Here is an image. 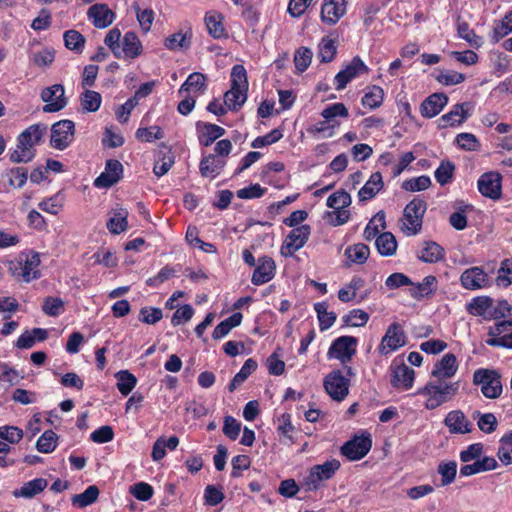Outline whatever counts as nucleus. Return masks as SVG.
<instances>
[{
  "mask_svg": "<svg viewBox=\"0 0 512 512\" xmlns=\"http://www.w3.org/2000/svg\"><path fill=\"white\" fill-rule=\"evenodd\" d=\"M47 126L42 123L30 125L17 137L16 148L10 154L14 163H27L35 156V146L43 141Z\"/></svg>",
  "mask_w": 512,
  "mask_h": 512,
  "instance_id": "obj_1",
  "label": "nucleus"
},
{
  "mask_svg": "<svg viewBox=\"0 0 512 512\" xmlns=\"http://www.w3.org/2000/svg\"><path fill=\"white\" fill-rule=\"evenodd\" d=\"M466 311L484 321L500 320L510 314L511 306L507 300L495 301L490 296L481 295L473 297L466 304Z\"/></svg>",
  "mask_w": 512,
  "mask_h": 512,
  "instance_id": "obj_2",
  "label": "nucleus"
},
{
  "mask_svg": "<svg viewBox=\"0 0 512 512\" xmlns=\"http://www.w3.org/2000/svg\"><path fill=\"white\" fill-rule=\"evenodd\" d=\"M458 389V382L430 380L416 393L425 397L424 406L426 409L434 410L450 401L457 394Z\"/></svg>",
  "mask_w": 512,
  "mask_h": 512,
  "instance_id": "obj_3",
  "label": "nucleus"
},
{
  "mask_svg": "<svg viewBox=\"0 0 512 512\" xmlns=\"http://www.w3.org/2000/svg\"><path fill=\"white\" fill-rule=\"evenodd\" d=\"M248 80L243 65H235L231 70V88L224 94V105L228 110L238 111L247 100Z\"/></svg>",
  "mask_w": 512,
  "mask_h": 512,
  "instance_id": "obj_4",
  "label": "nucleus"
},
{
  "mask_svg": "<svg viewBox=\"0 0 512 512\" xmlns=\"http://www.w3.org/2000/svg\"><path fill=\"white\" fill-rule=\"evenodd\" d=\"M40 263L38 252L21 253L15 261L9 263V271L15 278L29 283L41 277Z\"/></svg>",
  "mask_w": 512,
  "mask_h": 512,
  "instance_id": "obj_5",
  "label": "nucleus"
},
{
  "mask_svg": "<svg viewBox=\"0 0 512 512\" xmlns=\"http://www.w3.org/2000/svg\"><path fill=\"white\" fill-rule=\"evenodd\" d=\"M426 209L425 201L419 198H414L405 206L399 221V228L405 236L410 237L420 233Z\"/></svg>",
  "mask_w": 512,
  "mask_h": 512,
  "instance_id": "obj_6",
  "label": "nucleus"
},
{
  "mask_svg": "<svg viewBox=\"0 0 512 512\" xmlns=\"http://www.w3.org/2000/svg\"><path fill=\"white\" fill-rule=\"evenodd\" d=\"M473 384L479 386L483 396L488 399H497L503 392L501 374L495 369H476L473 373Z\"/></svg>",
  "mask_w": 512,
  "mask_h": 512,
  "instance_id": "obj_7",
  "label": "nucleus"
},
{
  "mask_svg": "<svg viewBox=\"0 0 512 512\" xmlns=\"http://www.w3.org/2000/svg\"><path fill=\"white\" fill-rule=\"evenodd\" d=\"M340 462L337 459H331L320 465H314L310 468L308 475L303 480V486L306 491H316L323 486V482L331 479L340 468Z\"/></svg>",
  "mask_w": 512,
  "mask_h": 512,
  "instance_id": "obj_8",
  "label": "nucleus"
},
{
  "mask_svg": "<svg viewBox=\"0 0 512 512\" xmlns=\"http://www.w3.org/2000/svg\"><path fill=\"white\" fill-rule=\"evenodd\" d=\"M358 339L353 336H340L330 345L327 358L336 359L345 365L352 360L357 351Z\"/></svg>",
  "mask_w": 512,
  "mask_h": 512,
  "instance_id": "obj_9",
  "label": "nucleus"
},
{
  "mask_svg": "<svg viewBox=\"0 0 512 512\" xmlns=\"http://www.w3.org/2000/svg\"><path fill=\"white\" fill-rule=\"evenodd\" d=\"M368 66L359 57L355 56L334 77V86L337 91L343 90L352 80L367 74Z\"/></svg>",
  "mask_w": 512,
  "mask_h": 512,
  "instance_id": "obj_10",
  "label": "nucleus"
},
{
  "mask_svg": "<svg viewBox=\"0 0 512 512\" xmlns=\"http://www.w3.org/2000/svg\"><path fill=\"white\" fill-rule=\"evenodd\" d=\"M311 234V227L307 224L293 228L286 236L280 252L284 257H291L305 246Z\"/></svg>",
  "mask_w": 512,
  "mask_h": 512,
  "instance_id": "obj_11",
  "label": "nucleus"
},
{
  "mask_svg": "<svg viewBox=\"0 0 512 512\" xmlns=\"http://www.w3.org/2000/svg\"><path fill=\"white\" fill-rule=\"evenodd\" d=\"M406 344V336L401 325L392 323L387 328L377 348L379 354L387 356Z\"/></svg>",
  "mask_w": 512,
  "mask_h": 512,
  "instance_id": "obj_12",
  "label": "nucleus"
},
{
  "mask_svg": "<svg viewBox=\"0 0 512 512\" xmlns=\"http://www.w3.org/2000/svg\"><path fill=\"white\" fill-rule=\"evenodd\" d=\"M488 336L487 345L512 349V320L495 323L489 328Z\"/></svg>",
  "mask_w": 512,
  "mask_h": 512,
  "instance_id": "obj_13",
  "label": "nucleus"
},
{
  "mask_svg": "<svg viewBox=\"0 0 512 512\" xmlns=\"http://www.w3.org/2000/svg\"><path fill=\"white\" fill-rule=\"evenodd\" d=\"M372 447V439L369 433H363L347 441L341 447V453L350 461H357L365 457Z\"/></svg>",
  "mask_w": 512,
  "mask_h": 512,
  "instance_id": "obj_14",
  "label": "nucleus"
},
{
  "mask_svg": "<svg viewBox=\"0 0 512 512\" xmlns=\"http://www.w3.org/2000/svg\"><path fill=\"white\" fill-rule=\"evenodd\" d=\"M75 125L71 120H61L51 127V146L57 150L66 149L74 139Z\"/></svg>",
  "mask_w": 512,
  "mask_h": 512,
  "instance_id": "obj_15",
  "label": "nucleus"
},
{
  "mask_svg": "<svg viewBox=\"0 0 512 512\" xmlns=\"http://www.w3.org/2000/svg\"><path fill=\"white\" fill-rule=\"evenodd\" d=\"M324 388L333 400L342 401L348 395L349 380L340 370H334L325 377Z\"/></svg>",
  "mask_w": 512,
  "mask_h": 512,
  "instance_id": "obj_16",
  "label": "nucleus"
},
{
  "mask_svg": "<svg viewBox=\"0 0 512 512\" xmlns=\"http://www.w3.org/2000/svg\"><path fill=\"white\" fill-rule=\"evenodd\" d=\"M463 288L471 291L487 288L491 285L488 274L478 266L464 270L460 276Z\"/></svg>",
  "mask_w": 512,
  "mask_h": 512,
  "instance_id": "obj_17",
  "label": "nucleus"
},
{
  "mask_svg": "<svg viewBox=\"0 0 512 512\" xmlns=\"http://www.w3.org/2000/svg\"><path fill=\"white\" fill-rule=\"evenodd\" d=\"M459 369V362L453 353L444 354L437 360L431 370V376L436 380L444 381L453 378Z\"/></svg>",
  "mask_w": 512,
  "mask_h": 512,
  "instance_id": "obj_18",
  "label": "nucleus"
},
{
  "mask_svg": "<svg viewBox=\"0 0 512 512\" xmlns=\"http://www.w3.org/2000/svg\"><path fill=\"white\" fill-rule=\"evenodd\" d=\"M41 99L46 103L43 111L47 113L58 112L67 105L64 87L60 84H54L42 90Z\"/></svg>",
  "mask_w": 512,
  "mask_h": 512,
  "instance_id": "obj_19",
  "label": "nucleus"
},
{
  "mask_svg": "<svg viewBox=\"0 0 512 512\" xmlns=\"http://www.w3.org/2000/svg\"><path fill=\"white\" fill-rule=\"evenodd\" d=\"M502 176L498 172H486L478 179L479 192L488 198L499 199L502 192Z\"/></svg>",
  "mask_w": 512,
  "mask_h": 512,
  "instance_id": "obj_20",
  "label": "nucleus"
},
{
  "mask_svg": "<svg viewBox=\"0 0 512 512\" xmlns=\"http://www.w3.org/2000/svg\"><path fill=\"white\" fill-rule=\"evenodd\" d=\"M346 14V0H323L321 21L329 26L335 25Z\"/></svg>",
  "mask_w": 512,
  "mask_h": 512,
  "instance_id": "obj_21",
  "label": "nucleus"
},
{
  "mask_svg": "<svg viewBox=\"0 0 512 512\" xmlns=\"http://www.w3.org/2000/svg\"><path fill=\"white\" fill-rule=\"evenodd\" d=\"M123 166L118 160H108L105 170L95 179L94 186L97 188H109L120 180Z\"/></svg>",
  "mask_w": 512,
  "mask_h": 512,
  "instance_id": "obj_22",
  "label": "nucleus"
},
{
  "mask_svg": "<svg viewBox=\"0 0 512 512\" xmlns=\"http://www.w3.org/2000/svg\"><path fill=\"white\" fill-rule=\"evenodd\" d=\"M142 51V44L138 36L134 32H127L123 36L119 51L115 52V57L134 59L140 56Z\"/></svg>",
  "mask_w": 512,
  "mask_h": 512,
  "instance_id": "obj_23",
  "label": "nucleus"
},
{
  "mask_svg": "<svg viewBox=\"0 0 512 512\" xmlns=\"http://www.w3.org/2000/svg\"><path fill=\"white\" fill-rule=\"evenodd\" d=\"M414 378V370L405 364H401L392 368L390 381L394 388L406 391L412 388Z\"/></svg>",
  "mask_w": 512,
  "mask_h": 512,
  "instance_id": "obj_24",
  "label": "nucleus"
},
{
  "mask_svg": "<svg viewBox=\"0 0 512 512\" xmlns=\"http://www.w3.org/2000/svg\"><path fill=\"white\" fill-rule=\"evenodd\" d=\"M444 424L451 434H467L472 431V423L461 410L450 411L444 419Z\"/></svg>",
  "mask_w": 512,
  "mask_h": 512,
  "instance_id": "obj_25",
  "label": "nucleus"
},
{
  "mask_svg": "<svg viewBox=\"0 0 512 512\" xmlns=\"http://www.w3.org/2000/svg\"><path fill=\"white\" fill-rule=\"evenodd\" d=\"M338 49V36L335 32L321 38L317 47V56L320 62L329 63L336 57Z\"/></svg>",
  "mask_w": 512,
  "mask_h": 512,
  "instance_id": "obj_26",
  "label": "nucleus"
},
{
  "mask_svg": "<svg viewBox=\"0 0 512 512\" xmlns=\"http://www.w3.org/2000/svg\"><path fill=\"white\" fill-rule=\"evenodd\" d=\"M448 97L444 93H434L428 96L420 106V113L425 118H433L447 105Z\"/></svg>",
  "mask_w": 512,
  "mask_h": 512,
  "instance_id": "obj_27",
  "label": "nucleus"
},
{
  "mask_svg": "<svg viewBox=\"0 0 512 512\" xmlns=\"http://www.w3.org/2000/svg\"><path fill=\"white\" fill-rule=\"evenodd\" d=\"M89 20L97 28H106L114 20V13L106 4H94L87 12Z\"/></svg>",
  "mask_w": 512,
  "mask_h": 512,
  "instance_id": "obj_28",
  "label": "nucleus"
},
{
  "mask_svg": "<svg viewBox=\"0 0 512 512\" xmlns=\"http://www.w3.org/2000/svg\"><path fill=\"white\" fill-rule=\"evenodd\" d=\"M275 268V262L272 258L267 256L260 258L252 275V283L263 285L269 282L275 275Z\"/></svg>",
  "mask_w": 512,
  "mask_h": 512,
  "instance_id": "obj_29",
  "label": "nucleus"
},
{
  "mask_svg": "<svg viewBox=\"0 0 512 512\" xmlns=\"http://www.w3.org/2000/svg\"><path fill=\"white\" fill-rule=\"evenodd\" d=\"M469 107L468 103L454 105L448 113L441 116L440 122H442V124L440 126L445 128L448 126L456 127L461 125L470 116Z\"/></svg>",
  "mask_w": 512,
  "mask_h": 512,
  "instance_id": "obj_30",
  "label": "nucleus"
},
{
  "mask_svg": "<svg viewBox=\"0 0 512 512\" xmlns=\"http://www.w3.org/2000/svg\"><path fill=\"white\" fill-rule=\"evenodd\" d=\"M128 211L123 207H116L110 212L106 227L110 233L118 235L127 230Z\"/></svg>",
  "mask_w": 512,
  "mask_h": 512,
  "instance_id": "obj_31",
  "label": "nucleus"
},
{
  "mask_svg": "<svg viewBox=\"0 0 512 512\" xmlns=\"http://www.w3.org/2000/svg\"><path fill=\"white\" fill-rule=\"evenodd\" d=\"M225 159L214 154L203 157L200 162L199 169L203 177L216 178L225 166Z\"/></svg>",
  "mask_w": 512,
  "mask_h": 512,
  "instance_id": "obj_32",
  "label": "nucleus"
},
{
  "mask_svg": "<svg viewBox=\"0 0 512 512\" xmlns=\"http://www.w3.org/2000/svg\"><path fill=\"white\" fill-rule=\"evenodd\" d=\"M437 285V278L433 275H428L422 280V282L417 284L413 283L409 292L413 298L422 300L432 296L437 290Z\"/></svg>",
  "mask_w": 512,
  "mask_h": 512,
  "instance_id": "obj_33",
  "label": "nucleus"
},
{
  "mask_svg": "<svg viewBox=\"0 0 512 512\" xmlns=\"http://www.w3.org/2000/svg\"><path fill=\"white\" fill-rule=\"evenodd\" d=\"M198 138L200 144L204 146L211 145L216 139L225 134L224 128L216 124L197 123Z\"/></svg>",
  "mask_w": 512,
  "mask_h": 512,
  "instance_id": "obj_34",
  "label": "nucleus"
},
{
  "mask_svg": "<svg viewBox=\"0 0 512 512\" xmlns=\"http://www.w3.org/2000/svg\"><path fill=\"white\" fill-rule=\"evenodd\" d=\"M384 183L382 175L379 172L371 174L364 186L359 190L360 201H367L375 197L383 188Z\"/></svg>",
  "mask_w": 512,
  "mask_h": 512,
  "instance_id": "obj_35",
  "label": "nucleus"
},
{
  "mask_svg": "<svg viewBox=\"0 0 512 512\" xmlns=\"http://www.w3.org/2000/svg\"><path fill=\"white\" fill-rule=\"evenodd\" d=\"M443 248L434 241H425L418 252V258L426 263H435L443 259Z\"/></svg>",
  "mask_w": 512,
  "mask_h": 512,
  "instance_id": "obj_36",
  "label": "nucleus"
},
{
  "mask_svg": "<svg viewBox=\"0 0 512 512\" xmlns=\"http://www.w3.org/2000/svg\"><path fill=\"white\" fill-rule=\"evenodd\" d=\"M386 228V216L383 211L377 212L372 219L368 222L366 225L363 237L367 241H371L374 238L376 239L380 234L381 231H383Z\"/></svg>",
  "mask_w": 512,
  "mask_h": 512,
  "instance_id": "obj_37",
  "label": "nucleus"
},
{
  "mask_svg": "<svg viewBox=\"0 0 512 512\" xmlns=\"http://www.w3.org/2000/svg\"><path fill=\"white\" fill-rule=\"evenodd\" d=\"M375 245L380 255L389 257L396 253L397 241L391 232H383L375 239Z\"/></svg>",
  "mask_w": 512,
  "mask_h": 512,
  "instance_id": "obj_38",
  "label": "nucleus"
},
{
  "mask_svg": "<svg viewBox=\"0 0 512 512\" xmlns=\"http://www.w3.org/2000/svg\"><path fill=\"white\" fill-rule=\"evenodd\" d=\"M47 487V480L36 478L23 484L19 490L14 491L15 497L32 498Z\"/></svg>",
  "mask_w": 512,
  "mask_h": 512,
  "instance_id": "obj_39",
  "label": "nucleus"
},
{
  "mask_svg": "<svg viewBox=\"0 0 512 512\" xmlns=\"http://www.w3.org/2000/svg\"><path fill=\"white\" fill-rule=\"evenodd\" d=\"M242 318V314L240 312H236L232 314L229 318L221 321L213 331V339L219 340L228 335L233 328L241 324Z\"/></svg>",
  "mask_w": 512,
  "mask_h": 512,
  "instance_id": "obj_40",
  "label": "nucleus"
},
{
  "mask_svg": "<svg viewBox=\"0 0 512 512\" xmlns=\"http://www.w3.org/2000/svg\"><path fill=\"white\" fill-rule=\"evenodd\" d=\"M206 90V76L202 73L194 72L188 76L186 81L182 84L179 89V93L194 92L203 94Z\"/></svg>",
  "mask_w": 512,
  "mask_h": 512,
  "instance_id": "obj_41",
  "label": "nucleus"
},
{
  "mask_svg": "<svg viewBox=\"0 0 512 512\" xmlns=\"http://www.w3.org/2000/svg\"><path fill=\"white\" fill-rule=\"evenodd\" d=\"M116 386L123 396H127L137 385V378L128 370H120L115 373Z\"/></svg>",
  "mask_w": 512,
  "mask_h": 512,
  "instance_id": "obj_42",
  "label": "nucleus"
},
{
  "mask_svg": "<svg viewBox=\"0 0 512 512\" xmlns=\"http://www.w3.org/2000/svg\"><path fill=\"white\" fill-rule=\"evenodd\" d=\"M384 99V90L377 85H372L366 88L362 97V105L369 109H376L381 106Z\"/></svg>",
  "mask_w": 512,
  "mask_h": 512,
  "instance_id": "obj_43",
  "label": "nucleus"
},
{
  "mask_svg": "<svg viewBox=\"0 0 512 512\" xmlns=\"http://www.w3.org/2000/svg\"><path fill=\"white\" fill-rule=\"evenodd\" d=\"M205 23L209 34L216 38H222L226 36V31L223 25V16L216 12L207 13L205 16Z\"/></svg>",
  "mask_w": 512,
  "mask_h": 512,
  "instance_id": "obj_44",
  "label": "nucleus"
},
{
  "mask_svg": "<svg viewBox=\"0 0 512 512\" xmlns=\"http://www.w3.org/2000/svg\"><path fill=\"white\" fill-rule=\"evenodd\" d=\"M99 497V489L95 485H90L80 494L72 496L71 503L77 508H85L92 505Z\"/></svg>",
  "mask_w": 512,
  "mask_h": 512,
  "instance_id": "obj_45",
  "label": "nucleus"
},
{
  "mask_svg": "<svg viewBox=\"0 0 512 512\" xmlns=\"http://www.w3.org/2000/svg\"><path fill=\"white\" fill-rule=\"evenodd\" d=\"M370 254L369 247L363 243L354 244L345 250V256L355 264H363L367 261Z\"/></svg>",
  "mask_w": 512,
  "mask_h": 512,
  "instance_id": "obj_46",
  "label": "nucleus"
},
{
  "mask_svg": "<svg viewBox=\"0 0 512 512\" xmlns=\"http://www.w3.org/2000/svg\"><path fill=\"white\" fill-rule=\"evenodd\" d=\"M510 33H512V11L508 12L501 21L495 23L491 33V40L497 43Z\"/></svg>",
  "mask_w": 512,
  "mask_h": 512,
  "instance_id": "obj_47",
  "label": "nucleus"
},
{
  "mask_svg": "<svg viewBox=\"0 0 512 512\" xmlns=\"http://www.w3.org/2000/svg\"><path fill=\"white\" fill-rule=\"evenodd\" d=\"M57 443V434L52 430H47L38 438L36 442V449L40 453H52L56 449Z\"/></svg>",
  "mask_w": 512,
  "mask_h": 512,
  "instance_id": "obj_48",
  "label": "nucleus"
},
{
  "mask_svg": "<svg viewBox=\"0 0 512 512\" xmlns=\"http://www.w3.org/2000/svg\"><path fill=\"white\" fill-rule=\"evenodd\" d=\"M257 363L253 359L249 358L247 359L243 366L241 367L240 371L233 377L232 381L230 382L228 389L229 391H234L239 385H241L248 377L249 375L256 370Z\"/></svg>",
  "mask_w": 512,
  "mask_h": 512,
  "instance_id": "obj_49",
  "label": "nucleus"
},
{
  "mask_svg": "<svg viewBox=\"0 0 512 512\" xmlns=\"http://www.w3.org/2000/svg\"><path fill=\"white\" fill-rule=\"evenodd\" d=\"M497 456L503 465L512 464V430L501 437Z\"/></svg>",
  "mask_w": 512,
  "mask_h": 512,
  "instance_id": "obj_50",
  "label": "nucleus"
},
{
  "mask_svg": "<svg viewBox=\"0 0 512 512\" xmlns=\"http://www.w3.org/2000/svg\"><path fill=\"white\" fill-rule=\"evenodd\" d=\"M191 35L188 32H177L165 39L164 46L172 51L187 49L190 46Z\"/></svg>",
  "mask_w": 512,
  "mask_h": 512,
  "instance_id": "obj_51",
  "label": "nucleus"
},
{
  "mask_svg": "<svg viewBox=\"0 0 512 512\" xmlns=\"http://www.w3.org/2000/svg\"><path fill=\"white\" fill-rule=\"evenodd\" d=\"M81 107L86 112L97 111L102 103L101 95L93 90H86L81 94L80 97Z\"/></svg>",
  "mask_w": 512,
  "mask_h": 512,
  "instance_id": "obj_52",
  "label": "nucleus"
},
{
  "mask_svg": "<svg viewBox=\"0 0 512 512\" xmlns=\"http://www.w3.org/2000/svg\"><path fill=\"white\" fill-rule=\"evenodd\" d=\"M430 185H431L430 177L426 176V175H421L418 177H414V178L405 180L402 183L401 187L405 191L418 192V191H423V190L428 189L430 187Z\"/></svg>",
  "mask_w": 512,
  "mask_h": 512,
  "instance_id": "obj_53",
  "label": "nucleus"
},
{
  "mask_svg": "<svg viewBox=\"0 0 512 512\" xmlns=\"http://www.w3.org/2000/svg\"><path fill=\"white\" fill-rule=\"evenodd\" d=\"M321 116L325 120L333 122L337 117L347 118L349 116V111L343 103L338 102L330 104L323 109Z\"/></svg>",
  "mask_w": 512,
  "mask_h": 512,
  "instance_id": "obj_54",
  "label": "nucleus"
},
{
  "mask_svg": "<svg viewBox=\"0 0 512 512\" xmlns=\"http://www.w3.org/2000/svg\"><path fill=\"white\" fill-rule=\"evenodd\" d=\"M457 32L459 37L467 41L471 46L478 48L482 45L481 37L476 35L466 22L458 23Z\"/></svg>",
  "mask_w": 512,
  "mask_h": 512,
  "instance_id": "obj_55",
  "label": "nucleus"
},
{
  "mask_svg": "<svg viewBox=\"0 0 512 512\" xmlns=\"http://www.w3.org/2000/svg\"><path fill=\"white\" fill-rule=\"evenodd\" d=\"M438 473L441 475V484L446 486L451 484L456 477L457 464L455 461H449L439 464Z\"/></svg>",
  "mask_w": 512,
  "mask_h": 512,
  "instance_id": "obj_56",
  "label": "nucleus"
},
{
  "mask_svg": "<svg viewBox=\"0 0 512 512\" xmlns=\"http://www.w3.org/2000/svg\"><path fill=\"white\" fill-rule=\"evenodd\" d=\"M130 494L139 501H148L154 494L153 487L146 482H138L129 488Z\"/></svg>",
  "mask_w": 512,
  "mask_h": 512,
  "instance_id": "obj_57",
  "label": "nucleus"
},
{
  "mask_svg": "<svg viewBox=\"0 0 512 512\" xmlns=\"http://www.w3.org/2000/svg\"><path fill=\"white\" fill-rule=\"evenodd\" d=\"M65 46L77 52H81L84 48L85 38L76 30H68L64 33Z\"/></svg>",
  "mask_w": 512,
  "mask_h": 512,
  "instance_id": "obj_58",
  "label": "nucleus"
},
{
  "mask_svg": "<svg viewBox=\"0 0 512 512\" xmlns=\"http://www.w3.org/2000/svg\"><path fill=\"white\" fill-rule=\"evenodd\" d=\"M369 320V314L361 309H353L343 317L346 325L352 327H362Z\"/></svg>",
  "mask_w": 512,
  "mask_h": 512,
  "instance_id": "obj_59",
  "label": "nucleus"
},
{
  "mask_svg": "<svg viewBox=\"0 0 512 512\" xmlns=\"http://www.w3.org/2000/svg\"><path fill=\"white\" fill-rule=\"evenodd\" d=\"M456 144L462 150L477 151L480 148V142L472 133H460L456 136Z\"/></svg>",
  "mask_w": 512,
  "mask_h": 512,
  "instance_id": "obj_60",
  "label": "nucleus"
},
{
  "mask_svg": "<svg viewBox=\"0 0 512 512\" xmlns=\"http://www.w3.org/2000/svg\"><path fill=\"white\" fill-rule=\"evenodd\" d=\"M455 166L451 161H443L436 169L434 176L440 185H445L452 179Z\"/></svg>",
  "mask_w": 512,
  "mask_h": 512,
  "instance_id": "obj_61",
  "label": "nucleus"
},
{
  "mask_svg": "<svg viewBox=\"0 0 512 512\" xmlns=\"http://www.w3.org/2000/svg\"><path fill=\"white\" fill-rule=\"evenodd\" d=\"M312 56L313 53L311 49L307 47L299 48L294 55V63L297 70L304 72L311 64Z\"/></svg>",
  "mask_w": 512,
  "mask_h": 512,
  "instance_id": "obj_62",
  "label": "nucleus"
},
{
  "mask_svg": "<svg viewBox=\"0 0 512 512\" xmlns=\"http://www.w3.org/2000/svg\"><path fill=\"white\" fill-rule=\"evenodd\" d=\"M6 176L8 177L9 184L14 188H21L25 185L28 177L27 169L23 167H16L10 169Z\"/></svg>",
  "mask_w": 512,
  "mask_h": 512,
  "instance_id": "obj_63",
  "label": "nucleus"
},
{
  "mask_svg": "<svg viewBox=\"0 0 512 512\" xmlns=\"http://www.w3.org/2000/svg\"><path fill=\"white\" fill-rule=\"evenodd\" d=\"M499 286L507 287L512 282V259H505L502 261L501 266L498 270V276L496 278Z\"/></svg>",
  "mask_w": 512,
  "mask_h": 512,
  "instance_id": "obj_64",
  "label": "nucleus"
}]
</instances>
